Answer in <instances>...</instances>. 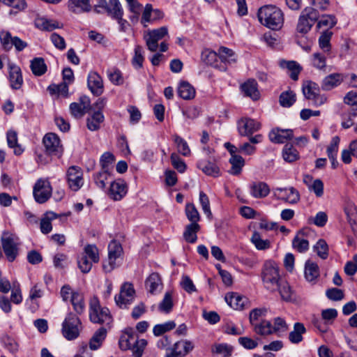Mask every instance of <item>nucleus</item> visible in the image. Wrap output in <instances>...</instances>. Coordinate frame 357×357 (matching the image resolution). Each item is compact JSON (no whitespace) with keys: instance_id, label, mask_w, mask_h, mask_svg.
I'll use <instances>...</instances> for the list:
<instances>
[{"instance_id":"nucleus-6","label":"nucleus","mask_w":357,"mask_h":357,"mask_svg":"<svg viewBox=\"0 0 357 357\" xmlns=\"http://www.w3.org/2000/svg\"><path fill=\"white\" fill-rule=\"evenodd\" d=\"M302 91L305 98L312 101L314 106H321L327 100L325 95L320 94V88L314 82L310 80L305 81L303 84Z\"/></svg>"},{"instance_id":"nucleus-58","label":"nucleus","mask_w":357,"mask_h":357,"mask_svg":"<svg viewBox=\"0 0 357 357\" xmlns=\"http://www.w3.org/2000/svg\"><path fill=\"white\" fill-rule=\"evenodd\" d=\"M314 250L321 259H325L328 256V248L324 239H319L314 246Z\"/></svg>"},{"instance_id":"nucleus-28","label":"nucleus","mask_w":357,"mask_h":357,"mask_svg":"<svg viewBox=\"0 0 357 357\" xmlns=\"http://www.w3.org/2000/svg\"><path fill=\"white\" fill-rule=\"evenodd\" d=\"M146 288L152 294L160 292L162 288L161 278L158 273H153L146 280Z\"/></svg>"},{"instance_id":"nucleus-62","label":"nucleus","mask_w":357,"mask_h":357,"mask_svg":"<svg viewBox=\"0 0 357 357\" xmlns=\"http://www.w3.org/2000/svg\"><path fill=\"white\" fill-rule=\"evenodd\" d=\"M340 142V139L338 136L332 138L326 151L329 159H334V157H337Z\"/></svg>"},{"instance_id":"nucleus-13","label":"nucleus","mask_w":357,"mask_h":357,"mask_svg":"<svg viewBox=\"0 0 357 357\" xmlns=\"http://www.w3.org/2000/svg\"><path fill=\"white\" fill-rule=\"evenodd\" d=\"M273 195L276 199L291 204H296L300 200V194L294 187L276 188L273 190Z\"/></svg>"},{"instance_id":"nucleus-32","label":"nucleus","mask_w":357,"mask_h":357,"mask_svg":"<svg viewBox=\"0 0 357 357\" xmlns=\"http://www.w3.org/2000/svg\"><path fill=\"white\" fill-rule=\"evenodd\" d=\"M200 229V225L198 223L193 222L186 225L183 232L185 241L189 243H195L197 240V233Z\"/></svg>"},{"instance_id":"nucleus-57","label":"nucleus","mask_w":357,"mask_h":357,"mask_svg":"<svg viewBox=\"0 0 357 357\" xmlns=\"http://www.w3.org/2000/svg\"><path fill=\"white\" fill-rule=\"evenodd\" d=\"M344 213L347 216L348 223L351 227L353 228L354 225L356 224L355 217L357 215V206L354 204L351 203L344 208Z\"/></svg>"},{"instance_id":"nucleus-44","label":"nucleus","mask_w":357,"mask_h":357,"mask_svg":"<svg viewBox=\"0 0 357 357\" xmlns=\"http://www.w3.org/2000/svg\"><path fill=\"white\" fill-rule=\"evenodd\" d=\"M136 340L132 332L125 331L119 339V347L122 350L130 349Z\"/></svg>"},{"instance_id":"nucleus-61","label":"nucleus","mask_w":357,"mask_h":357,"mask_svg":"<svg viewBox=\"0 0 357 357\" xmlns=\"http://www.w3.org/2000/svg\"><path fill=\"white\" fill-rule=\"evenodd\" d=\"M276 290L279 291L281 298L284 301H289L291 299L292 292L290 286L287 282L281 280Z\"/></svg>"},{"instance_id":"nucleus-59","label":"nucleus","mask_w":357,"mask_h":357,"mask_svg":"<svg viewBox=\"0 0 357 357\" xmlns=\"http://www.w3.org/2000/svg\"><path fill=\"white\" fill-rule=\"evenodd\" d=\"M173 307L172 294L167 291L159 305V310L165 313H169Z\"/></svg>"},{"instance_id":"nucleus-48","label":"nucleus","mask_w":357,"mask_h":357,"mask_svg":"<svg viewBox=\"0 0 357 357\" xmlns=\"http://www.w3.org/2000/svg\"><path fill=\"white\" fill-rule=\"evenodd\" d=\"M70 301L76 312L77 314H82L85 308L83 295L79 292H73Z\"/></svg>"},{"instance_id":"nucleus-51","label":"nucleus","mask_w":357,"mask_h":357,"mask_svg":"<svg viewBox=\"0 0 357 357\" xmlns=\"http://www.w3.org/2000/svg\"><path fill=\"white\" fill-rule=\"evenodd\" d=\"M174 142L176 145L178 153L183 156H189L190 155V149L184 139L176 135L174 136Z\"/></svg>"},{"instance_id":"nucleus-34","label":"nucleus","mask_w":357,"mask_h":357,"mask_svg":"<svg viewBox=\"0 0 357 357\" xmlns=\"http://www.w3.org/2000/svg\"><path fill=\"white\" fill-rule=\"evenodd\" d=\"M36 26L43 31H52L56 29L62 28L63 24L56 20L43 17L38 20L36 22Z\"/></svg>"},{"instance_id":"nucleus-25","label":"nucleus","mask_w":357,"mask_h":357,"mask_svg":"<svg viewBox=\"0 0 357 357\" xmlns=\"http://www.w3.org/2000/svg\"><path fill=\"white\" fill-rule=\"evenodd\" d=\"M250 195L257 199L264 198L270 193L269 186L265 182H253L250 186Z\"/></svg>"},{"instance_id":"nucleus-64","label":"nucleus","mask_w":357,"mask_h":357,"mask_svg":"<svg viewBox=\"0 0 357 357\" xmlns=\"http://www.w3.org/2000/svg\"><path fill=\"white\" fill-rule=\"evenodd\" d=\"M146 344L147 342L146 340H137L130 349H132V356L134 357H142Z\"/></svg>"},{"instance_id":"nucleus-37","label":"nucleus","mask_w":357,"mask_h":357,"mask_svg":"<svg viewBox=\"0 0 357 357\" xmlns=\"http://www.w3.org/2000/svg\"><path fill=\"white\" fill-rule=\"evenodd\" d=\"M106 334H107V331L103 327H101L97 331H96V333H94V335H93V337H91V339L90 340V342H89L90 349H91V350L98 349L102 344V342H103V340H105V338L106 337Z\"/></svg>"},{"instance_id":"nucleus-46","label":"nucleus","mask_w":357,"mask_h":357,"mask_svg":"<svg viewBox=\"0 0 357 357\" xmlns=\"http://www.w3.org/2000/svg\"><path fill=\"white\" fill-rule=\"evenodd\" d=\"M283 159L288 162H293L299 158L297 150L291 144H286L282 150Z\"/></svg>"},{"instance_id":"nucleus-14","label":"nucleus","mask_w":357,"mask_h":357,"mask_svg":"<svg viewBox=\"0 0 357 357\" xmlns=\"http://www.w3.org/2000/svg\"><path fill=\"white\" fill-rule=\"evenodd\" d=\"M67 181L69 188L77 191L84 184L82 169L77 166H71L67 171Z\"/></svg>"},{"instance_id":"nucleus-56","label":"nucleus","mask_w":357,"mask_h":357,"mask_svg":"<svg viewBox=\"0 0 357 357\" xmlns=\"http://www.w3.org/2000/svg\"><path fill=\"white\" fill-rule=\"evenodd\" d=\"M185 214L188 220L190 221L191 223H198L200 220L199 213L193 204H186Z\"/></svg>"},{"instance_id":"nucleus-54","label":"nucleus","mask_w":357,"mask_h":357,"mask_svg":"<svg viewBox=\"0 0 357 357\" xmlns=\"http://www.w3.org/2000/svg\"><path fill=\"white\" fill-rule=\"evenodd\" d=\"M283 66L287 68L289 71V77L293 80H297L298 78V75L301 70V68L300 66L294 61H285L284 62Z\"/></svg>"},{"instance_id":"nucleus-21","label":"nucleus","mask_w":357,"mask_h":357,"mask_svg":"<svg viewBox=\"0 0 357 357\" xmlns=\"http://www.w3.org/2000/svg\"><path fill=\"white\" fill-rule=\"evenodd\" d=\"M268 137L273 143L283 144L293 137V130L275 128L269 132Z\"/></svg>"},{"instance_id":"nucleus-19","label":"nucleus","mask_w":357,"mask_h":357,"mask_svg":"<svg viewBox=\"0 0 357 357\" xmlns=\"http://www.w3.org/2000/svg\"><path fill=\"white\" fill-rule=\"evenodd\" d=\"M201 59L206 65L211 66L220 71L225 72L227 70V66L222 65V63H220L218 61L217 52L208 49L204 50L202 52Z\"/></svg>"},{"instance_id":"nucleus-53","label":"nucleus","mask_w":357,"mask_h":357,"mask_svg":"<svg viewBox=\"0 0 357 357\" xmlns=\"http://www.w3.org/2000/svg\"><path fill=\"white\" fill-rule=\"evenodd\" d=\"M296 101V94L291 91L282 92L280 96V103L282 107H289Z\"/></svg>"},{"instance_id":"nucleus-40","label":"nucleus","mask_w":357,"mask_h":357,"mask_svg":"<svg viewBox=\"0 0 357 357\" xmlns=\"http://www.w3.org/2000/svg\"><path fill=\"white\" fill-rule=\"evenodd\" d=\"M319 275V266L317 264L310 261H306L305 266V278L308 282H312Z\"/></svg>"},{"instance_id":"nucleus-5","label":"nucleus","mask_w":357,"mask_h":357,"mask_svg":"<svg viewBox=\"0 0 357 357\" xmlns=\"http://www.w3.org/2000/svg\"><path fill=\"white\" fill-rule=\"evenodd\" d=\"M319 18V13L313 8H305L301 13L296 26V31L301 34H306Z\"/></svg>"},{"instance_id":"nucleus-23","label":"nucleus","mask_w":357,"mask_h":357,"mask_svg":"<svg viewBox=\"0 0 357 357\" xmlns=\"http://www.w3.org/2000/svg\"><path fill=\"white\" fill-rule=\"evenodd\" d=\"M344 80V75L341 73H332L325 77L321 84L324 91H330L339 86Z\"/></svg>"},{"instance_id":"nucleus-45","label":"nucleus","mask_w":357,"mask_h":357,"mask_svg":"<svg viewBox=\"0 0 357 357\" xmlns=\"http://www.w3.org/2000/svg\"><path fill=\"white\" fill-rule=\"evenodd\" d=\"M31 69L32 73L36 76H41L47 71V66L43 58L38 57L31 61Z\"/></svg>"},{"instance_id":"nucleus-27","label":"nucleus","mask_w":357,"mask_h":357,"mask_svg":"<svg viewBox=\"0 0 357 357\" xmlns=\"http://www.w3.org/2000/svg\"><path fill=\"white\" fill-rule=\"evenodd\" d=\"M68 8L74 13L89 12L91 10L90 0H68Z\"/></svg>"},{"instance_id":"nucleus-38","label":"nucleus","mask_w":357,"mask_h":357,"mask_svg":"<svg viewBox=\"0 0 357 357\" xmlns=\"http://www.w3.org/2000/svg\"><path fill=\"white\" fill-rule=\"evenodd\" d=\"M227 303L235 310H241L245 305L246 298L236 293H232L225 296Z\"/></svg>"},{"instance_id":"nucleus-60","label":"nucleus","mask_w":357,"mask_h":357,"mask_svg":"<svg viewBox=\"0 0 357 357\" xmlns=\"http://www.w3.org/2000/svg\"><path fill=\"white\" fill-rule=\"evenodd\" d=\"M128 4L129 10L133 13V15L130 17V20L132 22H137L139 20V14L142 9V5L140 4L137 0H133Z\"/></svg>"},{"instance_id":"nucleus-10","label":"nucleus","mask_w":357,"mask_h":357,"mask_svg":"<svg viewBox=\"0 0 357 357\" xmlns=\"http://www.w3.org/2000/svg\"><path fill=\"white\" fill-rule=\"evenodd\" d=\"M52 193L50 183L46 179H38L33 186V194L35 200L39 204L46 202Z\"/></svg>"},{"instance_id":"nucleus-49","label":"nucleus","mask_w":357,"mask_h":357,"mask_svg":"<svg viewBox=\"0 0 357 357\" xmlns=\"http://www.w3.org/2000/svg\"><path fill=\"white\" fill-rule=\"evenodd\" d=\"M176 323L174 321H168L163 324H156L153 328V333L155 336H160L166 332L175 328Z\"/></svg>"},{"instance_id":"nucleus-33","label":"nucleus","mask_w":357,"mask_h":357,"mask_svg":"<svg viewBox=\"0 0 357 357\" xmlns=\"http://www.w3.org/2000/svg\"><path fill=\"white\" fill-rule=\"evenodd\" d=\"M104 116L101 112H95L91 116L86 119V126L89 130L96 131L100 129V124L104 121Z\"/></svg>"},{"instance_id":"nucleus-8","label":"nucleus","mask_w":357,"mask_h":357,"mask_svg":"<svg viewBox=\"0 0 357 357\" xmlns=\"http://www.w3.org/2000/svg\"><path fill=\"white\" fill-rule=\"evenodd\" d=\"M43 144L46 154L50 156L60 158L63 152V148L59 137L53 132L47 133L43 139Z\"/></svg>"},{"instance_id":"nucleus-29","label":"nucleus","mask_w":357,"mask_h":357,"mask_svg":"<svg viewBox=\"0 0 357 357\" xmlns=\"http://www.w3.org/2000/svg\"><path fill=\"white\" fill-rule=\"evenodd\" d=\"M306 333L303 324L296 322L294 324L293 331L289 334V340L292 344H298L303 341V335Z\"/></svg>"},{"instance_id":"nucleus-22","label":"nucleus","mask_w":357,"mask_h":357,"mask_svg":"<svg viewBox=\"0 0 357 357\" xmlns=\"http://www.w3.org/2000/svg\"><path fill=\"white\" fill-rule=\"evenodd\" d=\"M217 52L218 59L220 61V63L225 65L227 67L228 65L234 63L237 61V56L231 49L221 46L218 48Z\"/></svg>"},{"instance_id":"nucleus-42","label":"nucleus","mask_w":357,"mask_h":357,"mask_svg":"<svg viewBox=\"0 0 357 357\" xmlns=\"http://www.w3.org/2000/svg\"><path fill=\"white\" fill-rule=\"evenodd\" d=\"M351 156L357 158V139L350 142L349 149L342 151L341 158L344 163L349 164L351 162Z\"/></svg>"},{"instance_id":"nucleus-35","label":"nucleus","mask_w":357,"mask_h":357,"mask_svg":"<svg viewBox=\"0 0 357 357\" xmlns=\"http://www.w3.org/2000/svg\"><path fill=\"white\" fill-rule=\"evenodd\" d=\"M58 218V215L52 211L47 212L40 220V228L43 234H49L52 229L51 222Z\"/></svg>"},{"instance_id":"nucleus-41","label":"nucleus","mask_w":357,"mask_h":357,"mask_svg":"<svg viewBox=\"0 0 357 357\" xmlns=\"http://www.w3.org/2000/svg\"><path fill=\"white\" fill-rule=\"evenodd\" d=\"M229 163L231 167L229 173L231 175L237 176L241 173L242 168L245 165V160L241 155H234L229 159Z\"/></svg>"},{"instance_id":"nucleus-24","label":"nucleus","mask_w":357,"mask_h":357,"mask_svg":"<svg viewBox=\"0 0 357 357\" xmlns=\"http://www.w3.org/2000/svg\"><path fill=\"white\" fill-rule=\"evenodd\" d=\"M9 81L12 89H19L21 88L23 84V78L19 66L13 64L9 65Z\"/></svg>"},{"instance_id":"nucleus-39","label":"nucleus","mask_w":357,"mask_h":357,"mask_svg":"<svg viewBox=\"0 0 357 357\" xmlns=\"http://www.w3.org/2000/svg\"><path fill=\"white\" fill-rule=\"evenodd\" d=\"M178 94L184 100H190L195 97V90L188 82H183L178 86Z\"/></svg>"},{"instance_id":"nucleus-63","label":"nucleus","mask_w":357,"mask_h":357,"mask_svg":"<svg viewBox=\"0 0 357 357\" xmlns=\"http://www.w3.org/2000/svg\"><path fill=\"white\" fill-rule=\"evenodd\" d=\"M292 245L294 248L297 250L299 252H304L309 248V242L307 240L301 238L297 235L292 241Z\"/></svg>"},{"instance_id":"nucleus-31","label":"nucleus","mask_w":357,"mask_h":357,"mask_svg":"<svg viewBox=\"0 0 357 357\" xmlns=\"http://www.w3.org/2000/svg\"><path fill=\"white\" fill-rule=\"evenodd\" d=\"M241 90L246 96L250 97L253 100L259 98V93L257 89V83L255 79H249L243 83Z\"/></svg>"},{"instance_id":"nucleus-26","label":"nucleus","mask_w":357,"mask_h":357,"mask_svg":"<svg viewBox=\"0 0 357 357\" xmlns=\"http://www.w3.org/2000/svg\"><path fill=\"white\" fill-rule=\"evenodd\" d=\"M197 167L201 169L205 174L213 177L220 176V169L218 165L206 159H201L197 165Z\"/></svg>"},{"instance_id":"nucleus-12","label":"nucleus","mask_w":357,"mask_h":357,"mask_svg":"<svg viewBox=\"0 0 357 357\" xmlns=\"http://www.w3.org/2000/svg\"><path fill=\"white\" fill-rule=\"evenodd\" d=\"M135 294L132 284L125 282L121 287L119 294L115 296V302L121 308H127L133 302Z\"/></svg>"},{"instance_id":"nucleus-15","label":"nucleus","mask_w":357,"mask_h":357,"mask_svg":"<svg viewBox=\"0 0 357 357\" xmlns=\"http://www.w3.org/2000/svg\"><path fill=\"white\" fill-rule=\"evenodd\" d=\"M128 192L126 182L121 178L112 181L110 184L108 196L114 201L121 200Z\"/></svg>"},{"instance_id":"nucleus-30","label":"nucleus","mask_w":357,"mask_h":357,"mask_svg":"<svg viewBox=\"0 0 357 357\" xmlns=\"http://www.w3.org/2000/svg\"><path fill=\"white\" fill-rule=\"evenodd\" d=\"M8 146L13 149L16 155H20L24 152V149L18 143L17 133L14 130H8L6 134Z\"/></svg>"},{"instance_id":"nucleus-36","label":"nucleus","mask_w":357,"mask_h":357,"mask_svg":"<svg viewBox=\"0 0 357 357\" xmlns=\"http://www.w3.org/2000/svg\"><path fill=\"white\" fill-rule=\"evenodd\" d=\"M253 331L260 335H268L273 333V325L268 320H262L260 322L252 325Z\"/></svg>"},{"instance_id":"nucleus-3","label":"nucleus","mask_w":357,"mask_h":357,"mask_svg":"<svg viewBox=\"0 0 357 357\" xmlns=\"http://www.w3.org/2000/svg\"><path fill=\"white\" fill-rule=\"evenodd\" d=\"M82 329V323L79 317L70 312L62 324L61 332L63 337L68 340H73L76 339Z\"/></svg>"},{"instance_id":"nucleus-20","label":"nucleus","mask_w":357,"mask_h":357,"mask_svg":"<svg viewBox=\"0 0 357 357\" xmlns=\"http://www.w3.org/2000/svg\"><path fill=\"white\" fill-rule=\"evenodd\" d=\"M163 17L162 13L158 9H153L151 4H146L141 19V23L144 27L148 26L149 23H153Z\"/></svg>"},{"instance_id":"nucleus-50","label":"nucleus","mask_w":357,"mask_h":357,"mask_svg":"<svg viewBox=\"0 0 357 357\" xmlns=\"http://www.w3.org/2000/svg\"><path fill=\"white\" fill-rule=\"evenodd\" d=\"M134 56L132 59V64L136 69L142 68L144 61L143 48L140 45H136L134 50Z\"/></svg>"},{"instance_id":"nucleus-47","label":"nucleus","mask_w":357,"mask_h":357,"mask_svg":"<svg viewBox=\"0 0 357 357\" xmlns=\"http://www.w3.org/2000/svg\"><path fill=\"white\" fill-rule=\"evenodd\" d=\"M251 242L259 250H264L270 248L271 241L268 239H262L258 231H254L251 236Z\"/></svg>"},{"instance_id":"nucleus-4","label":"nucleus","mask_w":357,"mask_h":357,"mask_svg":"<svg viewBox=\"0 0 357 357\" xmlns=\"http://www.w3.org/2000/svg\"><path fill=\"white\" fill-rule=\"evenodd\" d=\"M123 248L116 241H112L108 245V259L103 262L102 268L106 273H109L118 267L121 261Z\"/></svg>"},{"instance_id":"nucleus-17","label":"nucleus","mask_w":357,"mask_h":357,"mask_svg":"<svg viewBox=\"0 0 357 357\" xmlns=\"http://www.w3.org/2000/svg\"><path fill=\"white\" fill-rule=\"evenodd\" d=\"M194 346L188 340H180L176 342L172 348L169 349L165 357H179L185 356L192 350Z\"/></svg>"},{"instance_id":"nucleus-7","label":"nucleus","mask_w":357,"mask_h":357,"mask_svg":"<svg viewBox=\"0 0 357 357\" xmlns=\"http://www.w3.org/2000/svg\"><path fill=\"white\" fill-rule=\"evenodd\" d=\"M1 244L7 259L12 262L18 255L19 238L15 234L4 231L1 236Z\"/></svg>"},{"instance_id":"nucleus-52","label":"nucleus","mask_w":357,"mask_h":357,"mask_svg":"<svg viewBox=\"0 0 357 357\" xmlns=\"http://www.w3.org/2000/svg\"><path fill=\"white\" fill-rule=\"evenodd\" d=\"M333 33L328 30L324 31L319 38V45L320 48L325 52H329L331 50V38Z\"/></svg>"},{"instance_id":"nucleus-43","label":"nucleus","mask_w":357,"mask_h":357,"mask_svg":"<svg viewBox=\"0 0 357 357\" xmlns=\"http://www.w3.org/2000/svg\"><path fill=\"white\" fill-rule=\"evenodd\" d=\"M106 12L112 18H120L123 15V10L119 0H109Z\"/></svg>"},{"instance_id":"nucleus-55","label":"nucleus","mask_w":357,"mask_h":357,"mask_svg":"<svg viewBox=\"0 0 357 357\" xmlns=\"http://www.w3.org/2000/svg\"><path fill=\"white\" fill-rule=\"evenodd\" d=\"M109 176V172L107 170L100 171L97 174H94L93 179L96 185L101 188L104 189L106 186V181L108 180Z\"/></svg>"},{"instance_id":"nucleus-9","label":"nucleus","mask_w":357,"mask_h":357,"mask_svg":"<svg viewBox=\"0 0 357 357\" xmlns=\"http://www.w3.org/2000/svg\"><path fill=\"white\" fill-rule=\"evenodd\" d=\"M89 317L92 322L97 324H109L111 321L108 308L101 307L97 298L91 301Z\"/></svg>"},{"instance_id":"nucleus-2","label":"nucleus","mask_w":357,"mask_h":357,"mask_svg":"<svg viewBox=\"0 0 357 357\" xmlns=\"http://www.w3.org/2000/svg\"><path fill=\"white\" fill-rule=\"evenodd\" d=\"M264 287L271 291H275L282 280L278 265L272 260L265 261L261 273Z\"/></svg>"},{"instance_id":"nucleus-11","label":"nucleus","mask_w":357,"mask_h":357,"mask_svg":"<svg viewBox=\"0 0 357 357\" xmlns=\"http://www.w3.org/2000/svg\"><path fill=\"white\" fill-rule=\"evenodd\" d=\"M168 36V29L166 26L148 31L144 36L147 48L151 52H155L158 48V41Z\"/></svg>"},{"instance_id":"nucleus-18","label":"nucleus","mask_w":357,"mask_h":357,"mask_svg":"<svg viewBox=\"0 0 357 357\" xmlns=\"http://www.w3.org/2000/svg\"><path fill=\"white\" fill-rule=\"evenodd\" d=\"M87 86L90 91L96 96H100L104 91L102 77L96 72H90L87 77Z\"/></svg>"},{"instance_id":"nucleus-1","label":"nucleus","mask_w":357,"mask_h":357,"mask_svg":"<svg viewBox=\"0 0 357 357\" xmlns=\"http://www.w3.org/2000/svg\"><path fill=\"white\" fill-rule=\"evenodd\" d=\"M260 23L272 30H279L284 24L282 11L275 6L266 5L260 8L257 13Z\"/></svg>"},{"instance_id":"nucleus-16","label":"nucleus","mask_w":357,"mask_h":357,"mask_svg":"<svg viewBox=\"0 0 357 357\" xmlns=\"http://www.w3.org/2000/svg\"><path fill=\"white\" fill-rule=\"evenodd\" d=\"M261 128V123L250 118H242L238 121V130L241 136H250Z\"/></svg>"}]
</instances>
